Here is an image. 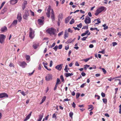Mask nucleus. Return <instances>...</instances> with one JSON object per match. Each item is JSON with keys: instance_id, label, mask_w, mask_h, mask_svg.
Listing matches in <instances>:
<instances>
[{"instance_id": "f257e3e1", "label": "nucleus", "mask_w": 121, "mask_h": 121, "mask_svg": "<svg viewBox=\"0 0 121 121\" xmlns=\"http://www.w3.org/2000/svg\"><path fill=\"white\" fill-rule=\"evenodd\" d=\"M105 9V7L104 6H101L98 8L96 10V12L95 13L96 16L98 15L100 13L104 11Z\"/></svg>"}, {"instance_id": "f03ea898", "label": "nucleus", "mask_w": 121, "mask_h": 121, "mask_svg": "<svg viewBox=\"0 0 121 121\" xmlns=\"http://www.w3.org/2000/svg\"><path fill=\"white\" fill-rule=\"evenodd\" d=\"M56 31V30L54 29L51 28L48 29L46 30V31L51 35L55 34Z\"/></svg>"}, {"instance_id": "7ed1b4c3", "label": "nucleus", "mask_w": 121, "mask_h": 121, "mask_svg": "<svg viewBox=\"0 0 121 121\" xmlns=\"http://www.w3.org/2000/svg\"><path fill=\"white\" fill-rule=\"evenodd\" d=\"M35 31L32 28H30L29 36L31 39H32L34 38L35 35Z\"/></svg>"}, {"instance_id": "20e7f679", "label": "nucleus", "mask_w": 121, "mask_h": 121, "mask_svg": "<svg viewBox=\"0 0 121 121\" xmlns=\"http://www.w3.org/2000/svg\"><path fill=\"white\" fill-rule=\"evenodd\" d=\"M6 38V36L3 34L0 35V43H2L4 42Z\"/></svg>"}, {"instance_id": "39448f33", "label": "nucleus", "mask_w": 121, "mask_h": 121, "mask_svg": "<svg viewBox=\"0 0 121 121\" xmlns=\"http://www.w3.org/2000/svg\"><path fill=\"white\" fill-rule=\"evenodd\" d=\"M18 64L22 68H24L27 65V64L25 62H20L18 63Z\"/></svg>"}, {"instance_id": "423d86ee", "label": "nucleus", "mask_w": 121, "mask_h": 121, "mask_svg": "<svg viewBox=\"0 0 121 121\" xmlns=\"http://www.w3.org/2000/svg\"><path fill=\"white\" fill-rule=\"evenodd\" d=\"M63 64H61L56 66L55 67V68L59 71H60L61 70Z\"/></svg>"}, {"instance_id": "0eeeda50", "label": "nucleus", "mask_w": 121, "mask_h": 121, "mask_svg": "<svg viewBox=\"0 0 121 121\" xmlns=\"http://www.w3.org/2000/svg\"><path fill=\"white\" fill-rule=\"evenodd\" d=\"M84 22L86 24H88L91 22V19L90 18L87 16L86 18L84 21Z\"/></svg>"}, {"instance_id": "6e6552de", "label": "nucleus", "mask_w": 121, "mask_h": 121, "mask_svg": "<svg viewBox=\"0 0 121 121\" xmlns=\"http://www.w3.org/2000/svg\"><path fill=\"white\" fill-rule=\"evenodd\" d=\"M8 96L7 93H3L0 94V98H2L4 97H8Z\"/></svg>"}, {"instance_id": "1a4fd4ad", "label": "nucleus", "mask_w": 121, "mask_h": 121, "mask_svg": "<svg viewBox=\"0 0 121 121\" xmlns=\"http://www.w3.org/2000/svg\"><path fill=\"white\" fill-rule=\"evenodd\" d=\"M17 18L19 22H20L22 19V15L21 13H18L17 15Z\"/></svg>"}, {"instance_id": "9d476101", "label": "nucleus", "mask_w": 121, "mask_h": 121, "mask_svg": "<svg viewBox=\"0 0 121 121\" xmlns=\"http://www.w3.org/2000/svg\"><path fill=\"white\" fill-rule=\"evenodd\" d=\"M52 75L51 74H48L45 77L46 80L49 81L52 79Z\"/></svg>"}, {"instance_id": "9b49d317", "label": "nucleus", "mask_w": 121, "mask_h": 121, "mask_svg": "<svg viewBox=\"0 0 121 121\" xmlns=\"http://www.w3.org/2000/svg\"><path fill=\"white\" fill-rule=\"evenodd\" d=\"M27 4V2L26 0H24L22 5V7L23 10H24L26 8V6Z\"/></svg>"}, {"instance_id": "f8f14e48", "label": "nucleus", "mask_w": 121, "mask_h": 121, "mask_svg": "<svg viewBox=\"0 0 121 121\" xmlns=\"http://www.w3.org/2000/svg\"><path fill=\"white\" fill-rule=\"evenodd\" d=\"M44 20H42L41 19H38V23L40 25H43L44 24Z\"/></svg>"}, {"instance_id": "ddd939ff", "label": "nucleus", "mask_w": 121, "mask_h": 121, "mask_svg": "<svg viewBox=\"0 0 121 121\" xmlns=\"http://www.w3.org/2000/svg\"><path fill=\"white\" fill-rule=\"evenodd\" d=\"M69 36V33L67 32V30H65L64 34V38L65 39L66 38L68 37Z\"/></svg>"}, {"instance_id": "4468645a", "label": "nucleus", "mask_w": 121, "mask_h": 121, "mask_svg": "<svg viewBox=\"0 0 121 121\" xmlns=\"http://www.w3.org/2000/svg\"><path fill=\"white\" fill-rule=\"evenodd\" d=\"M29 15L28 12L26 13L23 16V18L26 20L27 19Z\"/></svg>"}, {"instance_id": "2eb2a0df", "label": "nucleus", "mask_w": 121, "mask_h": 121, "mask_svg": "<svg viewBox=\"0 0 121 121\" xmlns=\"http://www.w3.org/2000/svg\"><path fill=\"white\" fill-rule=\"evenodd\" d=\"M18 0H11L10 2L12 4H14L17 3Z\"/></svg>"}, {"instance_id": "dca6fc26", "label": "nucleus", "mask_w": 121, "mask_h": 121, "mask_svg": "<svg viewBox=\"0 0 121 121\" xmlns=\"http://www.w3.org/2000/svg\"><path fill=\"white\" fill-rule=\"evenodd\" d=\"M43 114H40L39 115V119L37 120L38 121H41L43 116Z\"/></svg>"}, {"instance_id": "f3484780", "label": "nucleus", "mask_w": 121, "mask_h": 121, "mask_svg": "<svg viewBox=\"0 0 121 121\" xmlns=\"http://www.w3.org/2000/svg\"><path fill=\"white\" fill-rule=\"evenodd\" d=\"M31 113L32 112H31L25 118L24 120V121H26L30 118V117L31 115Z\"/></svg>"}, {"instance_id": "a211bd4d", "label": "nucleus", "mask_w": 121, "mask_h": 121, "mask_svg": "<svg viewBox=\"0 0 121 121\" xmlns=\"http://www.w3.org/2000/svg\"><path fill=\"white\" fill-rule=\"evenodd\" d=\"M74 41V40H72L71 39H69L66 42V43L69 44L71 43L72 42Z\"/></svg>"}, {"instance_id": "6ab92c4d", "label": "nucleus", "mask_w": 121, "mask_h": 121, "mask_svg": "<svg viewBox=\"0 0 121 121\" xmlns=\"http://www.w3.org/2000/svg\"><path fill=\"white\" fill-rule=\"evenodd\" d=\"M39 46V44L38 43H37V44L35 43H34V44L33 45V48L35 49H36Z\"/></svg>"}, {"instance_id": "aec40b11", "label": "nucleus", "mask_w": 121, "mask_h": 121, "mask_svg": "<svg viewBox=\"0 0 121 121\" xmlns=\"http://www.w3.org/2000/svg\"><path fill=\"white\" fill-rule=\"evenodd\" d=\"M17 20H14L12 24L11 25L12 26H15L17 24Z\"/></svg>"}, {"instance_id": "412c9836", "label": "nucleus", "mask_w": 121, "mask_h": 121, "mask_svg": "<svg viewBox=\"0 0 121 121\" xmlns=\"http://www.w3.org/2000/svg\"><path fill=\"white\" fill-rule=\"evenodd\" d=\"M71 19V18L69 17H67L65 19V23H67L69 22L70 19Z\"/></svg>"}, {"instance_id": "4be33fe9", "label": "nucleus", "mask_w": 121, "mask_h": 121, "mask_svg": "<svg viewBox=\"0 0 121 121\" xmlns=\"http://www.w3.org/2000/svg\"><path fill=\"white\" fill-rule=\"evenodd\" d=\"M73 74L72 73H66L65 74V76L66 77H68L69 76L73 75Z\"/></svg>"}, {"instance_id": "5701e85b", "label": "nucleus", "mask_w": 121, "mask_h": 121, "mask_svg": "<svg viewBox=\"0 0 121 121\" xmlns=\"http://www.w3.org/2000/svg\"><path fill=\"white\" fill-rule=\"evenodd\" d=\"M7 28L6 26H4L1 28V31L2 32H4L7 30Z\"/></svg>"}, {"instance_id": "b1692460", "label": "nucleus", "mask_w": 121, "mask_h": 121, "mask_svg": "<svg viewBox=\"0 0 121 121\" xmlns=\"http://www.w3.org/2000/svg\"><path fill=\"white\" fill-rule=\"evenodd\" d=\"M51 19L52 20V22L54 21L55 20V16L54 14H51Z\"/></svg>"}, {"instance_id": "393cba45", "label": "nucleus", "mask_w": 121, "mask_h": 121, "mask_svg": "<svg viewBox=\"0 0 121 121\" xmlns=\"http://www.w3.org/2000/svg\"><path fill=\"white\" fill-rule=\"evenodd\" d=\"M63 18V15L62 14H59L58 16V20L59 21L60 19H61Z\"/></svg>"}, {"instance_id": "a878e982", "label": "nucleus", "mask_w": 121, "mask_h": 121, "mask_svg": "<svg viewBox=\"0 0 121 121\" xmlns=\"http://www.w3.org/2000/svg\"><path fill=\"white\" fill-rule=\"evenodd\" d=\"M102 26L104 27V29L105 30L108 28V27L106 26V24H105L102 25Z\"/></svg>"}, {"instance_id": "bb28decb", "label": "nucleus", "mask_w": 121, "mask_h": 121, "mask_svg": "<svg viewBox=\"0 0 121 121\" xmlns=\"http://www.w3.org/2000/svg\"><path fill=\"white\" fill-rule=\"evenodd\" d=\"M88 106L89 107L88 108V109H90L91 108V109L90 110V111L92 110L94 108L93 107V106L92 105H89Z\"/></svg>"}, {"instance_id": "cd10ccee", "label": "nucleus", "mask_w": 121, "mask_h": 121, "mask_svg": "<svg viewBox=\"0 0 121 121\" xmlns=\"http://www.w3.org/2000/svg\"><path fill=\"white\" fill-rule=\"evenodd\" d=\"M26 60H27L30 61V56L29 55H26Z\"/></svg>"}, {"instance_id": "c85d7f7f", "label": "nucleus", "mask_w": 121, "mask_h": 121, "mask_svg": "<svg viewBox=\"0 0 121 121\" xmlns=\"http://www.w3.org/2000/svg\"><path fill=\"white\" fill-rule=\"evenodd\" d=\"M85 33L86 35L87 34V35H89L91 34L90 32H89L88 30L86 31Z\"/></svg>"}, {"instance_id": "c756f323", "label": "nucleus", "mask_w": 121, "mask_h": 121, "mask_svg": "<svg viewBox=\"0 0 121 121\" xmlns=\"http://www.w3.org/2000/svg\"><path fill=\"white\" fill-rule=\"evenodd\" d=\"M90 29L92 31L93 30H97L98 31H99V30L97 29V28H93L92 27H91L90 28Z\"/></svg>"}, {"instance_id": "7c9ffc66", "label": "nucleus", "mask_w": 121, "mask_h": 121, "mask_svg": "<svg viewBox=\"0 0 121 121\" xmlns=\"http://www.w3.org/2000/svg\"><path fill=\"white\" fill-rule=\"evenodd\" d=\"M89 66L90 65H86L84 66V69L86 70L87 69V68L89 67Z\"/></svg>"}, {"instance_id": "2f4dec72", "label": "nucleus", "mask_w": 121, "mask_h": 121, "mask_svg": "<svg viewBox=\"0 0 121 121\" xmlns=\"http://www.w3.org/2000/svg\"><path fill=\"white\" fill-rule=\"evenodd\" d=\"M68 66V65H66L65 66V68L64 69V70H65V71L66 72H68V71L67 70Z\"/></svg>"}, {"instance_id": "473e14b6", "label": "nucleus", "mask_w": 121, "mask_h": 121, "mask_svg": "<svg viewBox=\"0 0 121 121\" xmlns=\"http://www.w3.org/2000/svg\"><path fill=\"white\" fill-rule=\"evenodd\" d=\"M74 22V21L73 19H72L69 22V24H72Z\"/></svg>"}, {"instance_id": "72a5a7b5", "label": "nucleus", "mask_w": 121, "mask_h": 121, "mask_svg": "<svg viewBox=\"0 0 121 121\" xmlns=\"http://www.w3.org/2000/svg\"><path fill=\"white\" fill-rule=\"evenodd\" d=\"M104 103L105 104H106L107 103V100L106 99L103 98L102 99Z\"/></svg>"}, {"instance_id": "f704fd0d", "label": "nucleus", "mask_w": 121, "mask_h": 121, "mask_svg": "<svg viewBox=\"0 0 121 121\" xmlns=\"http://www.w3.org/2000/svg\"><path fill=\"white\" fill-rule=\"evenodd\" d=\"M73 113L72 112H70L69 113V116L71 118H72V116L73 115Z\"/></svg>"}, {"instance_id": "c9c22d12", "label": "nucleus", "mask_w": 121, "mask_h": 121, "mask_svg": "<svg viewBox=\"0 0 121 121\" xmlns=\"http://www.w3.org/2000/svg\"><path fill=\"white\" fill-rule=\"evenodd\" d=\"M46 98V96H44L42 98L41 101L42 103H43L45 100Z\"/></svg>"}, {"instance_id": "e433bc0d", "label": "nucleus", "mask_w": 121, "mask_h": 121, "mask_svg": "<svg viewBox=\"0 0 121 121\" xmlns=\"http://www.w3.org/2000/svg\"><path fill=\"white\" fill-rule=\"evenodd\" d=\"M80 94L79 93H77L76 94V99H78L79 96Z\"/></svg>"}, {"instance_id": "4c0bfd02", "label": "nucleus", "mask_w": 121, "mask_h": 121, "mask_svg": "<svg viewBox=\"0 0 121 121\" xmlns=\"http://www.w3.org/2000/svg\"><path fill=\"white\" fill-rule=\"evenodd\" d=\"M52 118H55L56 119L57 118L56 115L55 114H54L52 116Z\"/></svg>"}, {"instance_id": "58836bf2", "label": "nucleus", "mask_w": 121, "mask_h": 121, "mask_svg": "<svg viewBox=\"0 0 121 121\" xmlns=\"http://www.w3.org/2000/svg\"><path fill=\"white\" fill-rule=\"evenodd\" d=\"M60 78L62 82H63L64 81V78L62 75H61L60 76Z\"/></svg>"}, {"instance_id": "ea45409f", "label": "nucleus", "mask_w": 121, "mask_h": 121, "mask_svg": "<svg viewBox=\"0 0 121 121\" xmlns=\"http://www.w3.org/2000/svg\"><path fill=\"white\" fill-rule=\"evenodd\" d=\"M82 26V23H80L79 24L77 25V27L78 28H81Z\"/></svg>"}, {"instance_id": "a19ab883", "label": "nucleus", "mask_w": 121, "mask_h": 121, "mask_svg": "<svg viewBox=\"0 0 121 121\" xmlns=\"http://www.w3.org/2000/svg\"><path fill=\"white\" fill-rule=\"evenodd\" d=\"M51 9V8L50 6H49L47 10V12L50 13Z\"/></svg>"}, {"instance_id": "79ce46f5", "label": "nucleus", "mask_w": 121, "mask_h": 121, "mask_svg": "<svg viewBox=\"0 0 121 121\" xmlns=\"http://www.w3.org/2000/svg\"><path fill=\"white\" fill-rule=\"evenodd\" d=\"M5 1L3 2L1 4V5L0 7V9L4 6V4H5Z\"/></svg>"}, {"instance_id": "37998d69", "label": "nucleus", "mask_w": 121, "mask_h": 121, "mask_svg": "<svg viewBox=\"0 0 121 121\" xmlns=\"http://www.w3.org/2000/svg\"><path fill=\"white\" fill-rule=\"evenodd\" d=\"M58 47V46L56 45L55 46V47L53 48V49L55 51H56L57 50Z\"/></svg>"}, {"instance_id": "c03bdc74", "label": "nucleus", "mask_w": 121, "mask_h": 121, "mask_svg": "<svg viewBox=\"0 0 121 121\" xmlns=\"http://www.w3.org/2000/svg\"><path fill=\"white\" fill-rule=\"evenodd\" d=\"M87 36L86 37H83L82 39H81V40L82 41H85L86 40V39L87 38Z\"/></svg>"}, {"instance_id": "a18cd8bd", "label": "nucleus", "mask_w": 121, "mask_h": 121, "mask_svg": "<svg viewBox=\"0 0 121 121\" xmlns=\"http://www.w3.org/2000/svg\"><path fill=\"white\" fill-rule=\"evenodd\" d=\"M88 26H84L82 28V29H86L87 30L88 29Z\"/></svg>"}, {"instance_id": "49530a36", "label": "nucleus", "mask_w": 121, "mask_h": 121, "mask_svg": "<svg viewBox=\"0 0 121 121\" xmlns=\"http://www.w3.org/2000/svg\"><path fill=\"white\" fill-rule=\"evenodd\" d=\"M68 32L71 33H72L73 32V31L70 28H69L68 29Z\"/></svg>"}, {"instance_id": "de8ad7c7", "label": "nucleus", "mask_w": 121, "mask_h": 121, "mask_svg": "<svg viewBox=\"0 0 121 121\" xmlns=\"http://www.w3.org/2000/svg\"><path fill=\"white\" fill-rule=\"evenodd\" d=\"M92 58V57H91V58ZM90 59V58H87L84 59V61L85 62H87V61H88V60H89Z\"/></svg>"}, {"instance_id": "09e8293b", "label": "nucleus", "mask_w": 121, "mask_h": 121, "mask_svg": "<svg viewBox=\"0 0 121 121\" xmlns=\"http://www.w3.org/2000/svg\"><path fill=\"white\" fill-rule=\"evenodd\" d=\"M99 53H100L103 54H104L105 53V51L104 50H103L101 51H99Z\"/></svg>"}, {"instance_id": "8fccbe9b", "label": "nucleus", "mask_w": 121, "mask_h": 121, "mask_svg": "<svg viewBox=\"0 0 121 121\" xmlns=\"http://www.w3.org/2000/svg\"><path fill=\"white\" fill-rule=\"evenodd\" d=\"M101 95L103 97H105V94L103 92H102L101 94Z\"/></svg>"}, {"instance_id": "3c124183", "label": "nucleus", "mask_w": 121, "mask_h": 121, "mask_svg": "<svg viewBox=\"0 0 121 121\" xmlns=\"http://www.w3.org/2000/svg\"><path fill=\"white\" fill-rule=\"evenodd\" d=\"M101 69L104 73L105 74L106 73V71L105 69L104 68H102Z\"/></svg>"}, {"instance_id": "603ef678", "label": "nucleus", "mask_w": 121, "mask_h": 121, "mask_svg": "<svg viewBox=\"0 0 121 121\" xmlns=\"http://www.w3.org/2000/svg\"><path fill=\"white\" fill-rule=\"evenodd\" d=\"M117 44V43L115 42H113L112 43V45L113 46H114L115 45H116Z\"/></svg>"}, {"instance_id": "864d4df0", "label": "nucleus", "mask_w": 121, "mask_h": 121, "mask_svg": "<svg viewBox=\"0 0 121 121\" xmlns=\"http://www.w3.org/2000/svg\"><path fill=\"white\" fill-rule=\"evenodd\" d=\"M22 94V95L24 96H25L26 94H25V93L24 91H22L20 92Z\"/></svg>"}, {"instance_id": "5fc2aeb1", "label": "nucleus", "mask_w": 121, "mask_h": 121, "mask_svg": "<svg viewBox=\"0 0 121 121\" xmlns=\"http://www.w3.org/2000/svg\"><path fill=\"white\" fill-rule=\"evenodd\" d=\"M46 14L48 17L49 18L50 17V13L47 12Z\"/></svg>"}, {"instance_id": "6e6d98bb", "label": "nucleus", "mask_w": 121, "mask_h": 121, "mask_svg": "<svg viewBox=\"0 0 121 121\" xmlns=\"http://www.w3.org/2000/svg\"><path fill=\"white\" fill-rule=\"evenodd\" d=\"M30 12L31 13V15L32 16H34V13L32 12L31 10H30Z\"/></svg>"}, {"instance_id": "4d7b16f0", "label": "nucleus", "mask_w": 121, "mask_h": 121, "mask_svg": "<svg viewBox=\"0 0 121 121\" xmlns=\"http://www.w3.org/2000/svg\"><path fill=\"white\" fill-rule=\"evenodd\" d=\"M53 64L52 61V60H51L50 62L49 66L50 67H51L52 65Z\"/></svg>"}, {"instance_id": "13d9d810", "label": "nucleus", "mask_w": 121, "mask_h": 121, "mask_svg": "<svg viewBox=\"0 0 121 121\" xmlns=\"http://www.w3.org/2000/svg\"><path fill=\"white\" fill-rule=\"evenodd\" d=\"M63 31H62L61 32H60L58 34V36H60L63 35Z\"/></svg>"}, {"instance_id": "bf43d9fd", "label": "nucleus", "mask_w": 121, "mask_h": 121, "mask_svg": "<svg viewBox=\"0 0 121 121\" xmlns=\"http://www.w3.org/2000/svg\"><path fill=\"white\" fill-rule=\"evenodd\" d=\"M60 82V80L59 78H57L56 80V83L59 84V82Z\"/></svg>"}, {"instance_id": "052dcab7", "label": "nucleus", "mask_w": 121, "mask_h": 121, "mask_svg": "<svg viewBox=\"0 0 121 121\" xmlns=\"http://www.w3.org/2000/svg\"><path fill=\"white\" fill-rule=\"evenodd\" d=\"M95 97H97V98H96V99H99L100 98V96L98 95H95Z\"/></svg>"}, {"instance_id": "680f3d73", "label": "nucleus", "mask_w": 121, "mask_h": 121, "mask_svg": "<svg viewBox=\"0 0 121 121\" xmlns=\"http://www.w3.org/2000/svg\"><path fill=\"white\" fill-rule=\"evenodd\" d=\"M96 20H97V21L98 23H99L101 22V21H100V19H98L94 20V21H95Z\"/></svg>"}, {"instance_id": "e2e57ef3", "label": "nucleus", "mask_w": 121, "mask_h": 121, "mask_svg": "<svg viewBox=\"0 0 121 121\" xmlns=\"http://www.w3.org/2000/svg\"><path fill=\"white\" fill-rule=\"evenodd\" d=\"M72 105L73 107L74 108H75V107L76 104L74 103V102H73V104H72Z\"/></svg>"}, {"instance_id": "0e129e2a", "label": "nucleus", "mask_w": 121, "mask_h": 121, "mask_svg": "<svg viewBox=\"0 0 121 121\" xmlns=\"http://www.w3.org/2000/svg\"><path fill=\"white\" fill-rule=\"evenodd\" d=\"M34 71H35V70H33L32 72L31 73H28V74H29V75H30V76H31V75H32L34 73Z\"/></svg>"}, {"instance_id": "69168bd1", "label": "nucleus", "mask_w": 121, "mask_h": 121, "mask_svg": "<svg viewBox=\"0 0 121 121\" xmlns=\"http://www.w3.org/2000/svg\"><path fill=\"white\" fill-rule=\"evenodd\" d=\"M81 74L82 76L83 77L85 76L86 75V73L84 72H82Z\"/></svg>"}, {"instance_id": "338daca9", "label": "nucleus", "mask_w": 121, "mask_h": 121, "mask_svg": "<svg viewBox=\"0 0 121 121\" xmlns=\"http://www.w3.org/2000/svg\"><path fill=\"white\" fill-rule=\"evenodd\" d=\"M62 44L59 45L58 46V48L59 49H61L62 48Z\"/></svg>"}, {"instance_id": "774afa93", "label": "nucleus", "mask_w": 121, "mask_h": 121, "mask_svg": "<svg viewBox=\"0 0 121 121\" xmlns=\"http://www.w3.org/2000/svg\"><path fill=\"white\" fill-rule=\"evenodd\" d=\"M89 47L90 48H92L94 47V45L92 44H90L89 46Z\"/></svg>"}]
</instances>
